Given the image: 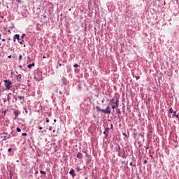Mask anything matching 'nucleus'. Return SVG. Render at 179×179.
<instances>
[{"instance_id": "nucleus-1", "label": "nucleus", "mask_w": 179, "mask_h": 179, "mask_svg": "<svg viewBox=\"0 0 179 179\" xmlns=\"http://www.w3.org/2000/svg\"><path fill=\"white\" fill-rule=\"evenodd\" d=\"M96 111L98 113H103V114H111V108H110V106H108L106 109H101L100 108L99 106H96Z\"/></svg>"}, {"instance_id": "nucleus-2", "label": "nucleus", "mask_w": 179, "mask_h": 179, "mask_svg": "<svg viewBox=\"0 0 179 179\" xmlns=\"http://www.w3.org/2000/svg\"><path fill=\"white\" fill-rule=\"evenodd\" d=\"M16 40L20 44H22L24 45V41L23 39H20V35L15 34L13 37L14 43H16Z\"/></svg>"}, {"instance_id": "nucleus-3", "label": "nucleus", "mask_w": 179, "mask_h": 179, "mask_svg": "<svg viewBox=\"0 0 179 179\" xmlns=\"http://www.w3.org/2000/svg\"><path fill=\"white\" fill-rule=\"evenodd\" d=\"M34 78L36 80H37L38 82H40V80H42L43 77H41V73H38V72L35 73Z\"/></svg>"}, {"instance_id": "nucleus-4", "label": "nucleus", "mask_w": 179, "mask_h": 179, "mask_svg": "<svg viewBox=\"0 0 179 179\" xmlns=\"http://www.w3.org/2000/svg\"><path fill=\"white\" fill-rule=\"evenodd\" d=\"M4 85L6 87V89L7 90H9L10 89V85H12V82L9 81L8 80H4Z\"/></svg>"}, {"instance_id": "nucleus-5", "label": "nucleus", "mask_w": 179, "mask_h": 179, "mask_svg": "<svg viewBox=\"0 0 179 179\" xmlns=\"http://www.w3.org/2000/svg\"><path fill=\"white\" fill-rule=\"evenodd\" d=\"M69 174H71V176H72L73 177L76 176V173H75V170L71 169L69 172Z\"/></svg>"}, {"instance_id": "nucleus-6", "label": "nucleus", "mask_w": 179, "mask_h": 179, "mask_svg": "<svg viewBox=\"0 0 179 179\" xmlns=\"http://www.w3.org/2000/svg\"><path fill=\"white\" fill-rule=\"evenodd\" d=\"M108 131H110V128L106 127V128L105 129L104 132H103V134H104V135H106V136H107L108 135Z\"/></svg>"}, {"instance_id": "nucleus-7", "label": "nucleus", "mask_w": 179, "mask_h": 179, "mask_svg": "<svg viewBox=\"0 0 179 179\" xmlns=\"http://www.w3.org/2000/svg\"><path fill=\"white\" fill-rule=\"evenodd\" d=\"M83 154L82 152H78L77 154V159H83Z\"/></svg>"}, {"instance_id": "nucleus-8", "label": "nucleus", "mask_w": 179, "mask_h": 179, "mask_svg": "<svg viewBox=\"0 0 179 179\" xmlns=\"http://www.w3.org/2000/svg\"><path fill=\"white\" fill-rule=\"evenodd\" d=\"M16 79L18 80V82H20V79H22V75H20V74L17 75Z\"/></svg>"}, {"instance_id": "nucleus-9", "label": "nucleus", "mask_w": 179, "mask_h": 179, "mask_svg": "<svg viewBox=\"0 0 179 179\" xmlns=\"http://www.w3.org/2000/svg\"><path fill=\"white\" fill-rule=\"evenodd\" d=\"M17 99H18V100H24V96H17Z\"/></svg>"}, {"instance_id": "nucleus-10", "label": "nucleus", "mask_w": 179, "mask_h": 179, "mask_svg": "<svg viewBox=\"0 0 179 179\" xmlns=\"http://www.w3.org/2000/svg\"><path fill=\"white\" fill-rule=\"evenodd\" d=\"M14 114H15V117H17L18 115H19V113H18L17 110H15V111H14Z\"/></svg>"}, {"instance_id": "nucleus-11", "label": "nucleus", "mask_w": 179, "mask_h": 179, "mask_svg": "<svg viewBox=\"0 0 179 179\" xmlns=\"http://www.w3.org/2000/svg\"><path fill=\"white\" fill-rule=\"evenodd\" d=\"M34 65H35V64H34V63H32V64H29L27 66H28V68L31 69V67H32V66H34Z\"/></svg>"}, {"instance_id": "nucleus-12", "label": "nucleus", "mask_w": 179, "mask_h": 179, "mask_svg": "<svg viewBox=\"0 0 179 179\" xmlns=\"http://www.w3.org/2000/svg\"><path fill=\"white\" fill-rule=\"evenodd\" d=\"M173 112H174V111L173 110V108H170V109L169 110V113H170V114H173Z\"/></svg>"}, {"instance_id": "nucleus-13", "label": "nucleus", "mask_w": 179, "mask_h": 179, "mask_svg": "<svg viewBox=\"0 0 179 179\" xmlns=\"http://www.w3.org/2000/svg\"><path fill=\"white\" fill-rule=\"evenodd\" d=\"M76 171L79 172L80 171V167L79 166H77L76 169Z\"/></svg>"}, {"instance_id": "nucleus-14", "label": "nucleus", "mask_w": 179, "mask_h": 179, "mask_svg": "<svg viewBox=\"0 0 179 179\" xmlns=\"http://www.w3.org/2000/svg\"><path fill=\"white\" fill-rule=\"evenodd\" d=\"M17 132H22V129L19 127H17Z\"/></svg>"}, {"instance_id": "nucleus-15", "label": "nucleus", "mask_w": 179, "mask_h": 179, "mask_svg": "<svg viewBox=\"0 0 179 179\" xmlns=\"http://www.w3.org/2000/svg\"><path fill=\"white\" fill-rule=\"evenodd\" d=\"M73 66H74V68H79V64H75L73 65Z\"/></svg>"}, {"instance_id": "nucleus-16", "label": "nucleus", "mask_w": 179, "mask_h": 179, "mask_svg": "<svg viewBox=\"0 0 179 179\" xmlns=\"http://www.w3.org/2000/svg\"><path fill=\"white\" fill-rule=\"evenodd\" d=\"M40 173H41V174H43V175L47 174V173H45V171H41Z\"/></svg>"}, {"instance_id": "nucleus-17", "label": "nucleus", "mask_w": 179, "mask_h": 179, "mask_svg": "<svg viewBox=\"0 0 179 179\" xmlns=\"http://www.w3.org/2000/svg\"><path fill=\"white\" fill-rule=\"evenodd\" d=\"M24 37H26V34H23L21 36L22 40H23V38H24Z\"/></svg>"}, {"instance_id": "nucleus-18", "label": "nucleus", "mask_w": 179, "mask_h": 179, "mask_svg": "<svg viewBox=\"0 0 179 179\" xmlns=\"http://www.w3.org/2000/svg\"><path fill=\"white\" fill-rule=\"evenodd\" d=\"M23 58V56H22V55H20L19 56V61L20 62V61H22V59Z\"/></svg>"}, {"instance_id": "nucleus-19", "label": "nucleus", "mask_w": 179, "mask_h": 179, "mask_svg": "<svg viewBox=\"0 0 179 179\" xmlns=\"http://www.w3.org/2000/svg\"><path fill=\"white\" fill-rule=\"evenodd\" d=\"M115 104H116V107H118V99L116 100Z\"/></svg>"}, {"instance_id": "nucleus-20", "label": "nucleus", "mask_w": 179, "mask_h": 179, "mask_svg": "<svg viewBox=\"0 0 179 179\" xmlns=\"http://www.w3.org/2000/svg\"><path fill=\"white\" fill-rule=\"evenodd\" d=\"M22 136H27V133H22Z\"/></svg>"}, {"instance_id": "nucleus-21", "label": "nucleus", "mask_w": 179, "mask_h": 179, "mask_svg": "<svg viewBox=\"0 0 179 179\" xmlns=\"http://www.w3.org/2000/svg\"><path fill=\"white\" fill-rule=\"evenodd\" d=\"M117 114H120V115L121 114V110L120 109L117 110Z\"/></svg>"}, {"instance_id": "nucleus-22", "label": "nucleus", "mask_w": 179, "mask_h": 179, "mask_svg": "<svg viewBox=\"0 0 179 179\" xmlns=\"http://www.w3.org/2000/svg\"><path fill=\"white\" fill-rule=\"evenodd\" d=\"M176 113H177L176 111H174V112H173V117H176Z\"/></svg>"}, {"instance_id": "nucleus-23", "label": "nucleus", "mask_w": 179, "mask_h": 179, "mask_svg": "<svg viewBox=\"0 0 179 179\" xmlns=\"http://www.w3.org/2000/svg\"><path fill=\"white\" fill-rule=\"evenodd\" d=\"M136 78L138 80V79H141V76H136Z\"/></svg>"}, {"instance_id": "nucleus-24", "label": "nucleus", "mask_w": 179, "mask_h": 179, "mask_svg": "<svg viewBox=\"0 0 179 179\" xmlns=\"http://www.w3.org/2000/svg\"><path fill=\"white\" fill-rule=\"evenodd\" d=\"M111 108H113V110H114L115 108V106L113 105L111 106Z\"/></svg>"}, {"instance_id": "nucleus-25", "label": "nucleus", "mask_w": 179, "mask_h": 179, "mask_svg": "<svg viewBox=\"0 0 179 179\" xmlns=\"http://www.w3.org/2000/svg\"><path fill=\"white\" fill-rule=\"evenodd\" d=\"M8 152H12V148H8Z\"/></svg>"}, {"instance_id": "nucleus-26", "label": "nucleus", "mask_w": 179, "mask_h": 179, "mask_svg": "<svg viewBox=\"0 0 179 179\" xmlns=\"http://www.w3.org/2000/svg\"><path fill=\"white\" fill-rule=\"evenodd\" d=\"M46 122H50V120H48V118L46 117Z\"/></svg>"}, {"instance_id": "nucleus-27", "label": "nucleus", "mask_w": 179, "mask_h": 179, "mask_svg": "<svg viewBox=\"0 0 179 179\" xmlns=\"http://www.w3.org/2000/svg\"><path fill=\"white\" fill-rule=\"evenodd\" d=\"M49 131H52V127H50L49 128Z\"/></svg>"}, {"instance_id": "nucleus-28", "label": "nucleus", "mask_w": 179, "mask_h": 179, "mask_svg": "<svg viewBox=\"0 0 179 179\" xmlns=\"http://www.w3.org/2000/svg\"><path fill=\"white\" fill-rule=\"evenodd\" d=\"M146 163H148V161H147V160H145V161L143 162V164H146Z\"/></svg>"}, {"instance_id": "nucleus-29", "label": "nucleus", "mask_w": 179, "mask_h": 179, "mask_svg": "<svg viewBox=\"0 0 179 179\" xmlns=\"http://www.w3.org/2000/svg\"><path fill=\"white\" fill-rule=\"evenodd\" d=\"M8 58H9V59H10V58H12V55L8 56Z\"/></svg>"}, {"instance_id": "nucleus-30", "label": "nucleus", "mask_w": 179, "mask_h": 179, "mask_svg": "<svg viewBox=\"0 0 179 179\" xmlns=\"http://www.w3.org/2000/svg\"><path fill=\"white\" fill-rule=\"evenodd\" d=\"M175 117H176V118H178V117H179L178 115H176Z\"/></svg>"}, {"instance_id": "nucleus-31", "label": "nucleus", "mask_w": 179, "mask_h": 179, "mask_svg": "<svg viewBox=\"0 0 179 179\" xmlns=\"http://www.w3.org/2000/svg\"><path fill=\"white\" fill-rule=\"evenodd\" d=\"M110 129H113V124H110Z\"/></svg>"}, {"instance_id": "nucleus-32", "label": "nucleus", "mask_w": 179, "mask_h": 179, "mask_svg": "<svg viewBox=\"0 0 179 179\" xmlns=\"http://www.w3.org/2000/svg\"><path fill=\"white\" fill-rule=\"evenodd\" d=\"M129 165L133 166L134 164H132V162H130Z\"/></svg>"}, {"instance_id": "nucleus-33", "label": "nucleus", "mask_w": 179, "mask_h": 179, "mask_svg": "<svg viewBox=\"0 0 179 179\" xmlns=\"http://www.w3.org/2000/svg\"><path fill=\"white\" fill-rule=\"evenodd\" d=\"M10 100V98L8 97V101H9Z\"/></svg>"}, {"instance_id": "nucleus-34", "label": "nucleus", "mask_w": 179, "mask_h": 179, "mask_svg": "<svg viewBox=\"0 0 179 179\" xmlns=\"http://www.w3.org/2000/svg\"><path fill=\"white\" fill-rule=\"evenodd\" d=\"M39 129H41H41H43V127H39Z\"/></svg>"}, {"instance_id": "nucleus-35", "label": "nucleus", "mask_w": 179, "mask_h": 179, "mask_svg": "<svg viewBox=\"0 0 179 179\" xmlns=\"http://www.w3.org/2000/svg\"><path fill=\"white\" fill-rule=\"evenodd\" d=\"M43 17H45V18L47 17V15H43Z\"/></svg>"}, {"instance_id": "nucleus-36", "label": "nucleus", "mask_w": 179, "mask_h": 179, "mask_svg": "<svg viewBox=\"0 0 179 179\" xmlns=\"http://www.w3.org/2000/svg\"><path fill=\"white\" fill-rule=\"evenodd\" d=\"M59 66H62V64H59Z\"/></svg>"}, {"instance_id": "nucleus-37", "label": "nucleus", "mask_w": 179, "mask_h": 179, "mask_svg": "<svg viewBox=\"0 0 179 179\" xmlns=\"http://www.w3.org/2000/svg\"><path fill=\"white\" fill-rule=\"evenodd\" d=\"M110 101H114V99H112V100H110Z\"/></svg>"}, {"instance_id": "nucleus-38", "label": "nucleus", "mask_w": 179, "mask_h": 179, "mask_svg": "<svg viewBox=\"0 0 179 179\" xmlns=\"http://www.w3.org/2000/svg\"><path fill=\"white\" fill-rule=\"evenodd\" d=\"M2 41H5V39H2Z\"/></svg>"}, {"instance_id": "nucleus-39", "label": "nucleus", "mask_w": 179, "mask_h": 179, "mask_svg": "<svg viewBox=\"0 0 179 179\" xmlns=\"http://www.w3.org/2000/svg\"><path fill=\"white\" fill-rule=\"evenodd\" d=\"M8 33H10V30L8 31Z\"/></svg>"}, {"instance_id": "nucleus-40", "label": "nucleus", "mask_w": 179, "mask_h": 179, "mask_svg": "<svg viewBox=\"0 0 179 179\" xmlns=\"http://www.w3.org/2000/svg\"><path fill=\"white\" fill-rule=\"evenodd\" d=\"M43 58H45V56H43Z\"/></svg>"}, {"instance_id": "nucleus-41", "label": "nucleus", "mask_w": 179, "mask_h": 179, "mask_svg": "<svg viewBox=\"0 0 179 179\" xmlns=\"http://www.w3.org/2000/svg\"><path fill=\"white\" fill-rule=\"evenodd\" d=\"M102 103H104V101H103V100H102Z\"/></svg>"}, {"instance_id": "nucleus-42", "label": "nucleus", "mask_w": 179, "mask_h": 179, "mask_svg": "<svg viewBox=\"0 0 179 179\" xmlns=\"http://www.w3.org/2000/svg\"><path fill=\"white\" fill-rule=\"evenodd\" d=\"M1 35L0 34V40H1Z\"/></svg>"}, {"instance_id": "nucleus-43", "label": "nucleus", "mask_w": 179, "mask_h": 179, "mask_svg": "<svg viewBox=\"0 0 179 179\" xmlns=\"http://www.w3.org/2000/svg\"><path fill=\"white\" fill-rule=\"evenodd\" d=\"M28 59H30V57H28Z\"/></svg>"}, {"instance_id": "nucleus-44", "label": "nucleus", "mask_w": 179, "mask_h": 179, "mask_svg": "<svg viewBox=\"0 0 179 179\" xmlns=\"http://www.w3.org/2000/svg\"><path fill=\"white\" fill-rule=\"evenodd\" d=\"M15 100H17V98H15Z\"/></svg>"}, {"instance_id": "nucleus-45", "label": "nucleus", "mask_w": 179, "mask_h": 179, "mask_svg": "<svg viewBox=\"0 0 179 179\" xmlns=\"http://www.w3.org/2000/svg\"><path fill=\"white\" fill-rule=\"evenodd\" d=\"M85 179H87V178H86Z\"/></svg>"}, {"instance_id": "nucleus-46", "label": "nucleus", "mask_w": 179, "mask_h": 179, "mask_svg": "<svg viewBox=\"0 0 179 179\" xmlns=\"http://www.w3.org/2000/svg\"><path fill=\"white\" fill-rule=\"evenodd\" d=\"M0 156H1V153H0Z\"/></svg>"}, {"instance_id": "nucleus-47", "label": "nucleus", "mask_w": 179, "mask_h": 179, "mask_svg": "<svg viewBox=\"0 0 179 179\" xmlns=\"http://www.w3.org/2000/svg\"><path fill=\"white\" fill-rule=\"evenodd\" d=\"M0 45H1V43H0Z\"/></svg>"}]
</instances>
